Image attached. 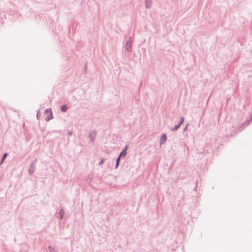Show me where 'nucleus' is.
I'll return each instance as SVG.
<instances>
[{"mask_svg": "<svg viewBox=\"0 0 252 252\" xmlns=\"http://www.w3.org/2000/svg\"><path fill=\"white\" fill-rule=\"evenodd\" d=\"M40 116L39 115V111L37 112V114H36V117H37V119H39V116Z\"/></svg>", "mask_w": 252, "mask_h": 252, "instance_id": "412c9836", "label": "nucleus"}, {"mask_svg": "<svg viewBox=\"0 0 252 252\" xmlns=\"http://www.w3.org/2000/svg\"><path fill=\"white\" fill-rule=\"evenodd\" d=\"M187 126L184 128V131H185L187 129Z\"/></svg>", "mask_w": 252, "mask_h": 252, "instance_id": "b1692460", "label": "nucleus"}, {"mask_svg": "<svg viewBox=\"0 0 252 252\" xmlns=\"http://www.w3.org/2000/svg\"><path fill=\"white\" fill-rule=\"evenodd\" d=\"M104 159H103V158L101 159L100 162L98 163V165H102L104 163Z\"/></svg>", "mask_w": 252, "mask_h": 252, "instance_id": "a211bd4d", "label": "nucleus"}, {"mask_svg": "<svg viewBox=\"0 0 252 252\" xmlns=\"http://www.w3.org/2000/svg\"><path fill=\"white\" fill-rule=\"evenodd\" d=\"M64 214V211L63 209V208H61L59 212V215H60V217L59 218L60 220H62L63 219V215Z\"/></svg>", "mask_w": 252, "mask_h": 252, "instance_id": "423d86ee", "label": "nucleus"}, {"mask_svg": "<svg viewBox=\"0 0 252 252\" xmlns=\"http://www.w3.org/2000/svg\"><path fill=\"white\" fill-rule=\"evenodd\" d=\"M68 109V107L66 104L63 105L61 107V110L62 112H65Z\"/></svg>", "mask_w": 252, "mask_h": 252, "instance_id": "9d476101", "label": "nucleus"}, {"mask_svg": "<svg viewBox=\"0 0 252 252\" xmlns=\"http://www.w3.org/2000/svg\"><path fill=\"white\" fill-rule=\"evenodd\" d=\"M128 147V146L127 145H126L125 146V148L123 150H125V151L126 152Z\"/></svg>", "mask_w": 252, "mask_h": 252, "instance_id": "6ab92c4d", "label": "nucleus"}, {"mask_svg": "<svg viewBox=\"0 0 252 252\" xmlns=\"http://www.w3.org/2000/svg\"><path fill=\"white\" fill-rule=\"evenodd\" d=\"M37 159H35L31 163L30 165H32L33 166H35V163H36Z\"/></svg>", "mask_w": 252, "mask_h": 252, "instance_id": "f3484780", "label": "nucleus"}, {"mask_svg": "<svg viewBox=\"0 0 252 252\" xmlns=\"http://www.w3.org/2000/svg\"><path fill=\"white\" fill-rule=\"evenodd\" d=\"M35 169V166L30 165L28 172L30 175H32L34 172Z\"/></svg>", "mask_w": 252, "mask_h": 252, "instance_id": "39448f33", "label": "nucleus"}, {"mask_svg": "<svg viewBox=\"0 0 252 252\" xmlns=\"http://www.w3.org/2000/svg\"><path fill=\"white\" fill-rule=\"evenodd\" d=\"M7 156H8V154L7 153H5L3 154L1 158L0 159V165L2 164V163L3 162V161H4V160L5 159V158H6Z\"/></svg>", "mask_w": 252, "mask_h": 252, "instance_id": "1a4fd4ad", "label": "nucleus"}, {"mask_svg": "<svg viewBox=\"0 0 252 252\" xmlns=\"http://www.w3.org/2000/svg\"><path fill=\"white\" fill-rule=\"evenodd\" d=\"M166 139H167L166 134L165 133L163 134L160 137V144H164V142L166 141Z\"/></svg>", "mask_w": 252, "mask_h": 252, "instance_id": "20e7f679", "label": "nucleus"}, {"mask_svg": "<svg viewBox=\"0 0 252 252\" xmlns=\"http://www.w3.org/2000/svg\"><path fill=\"white\" fill-rule=\"evenodd\" d=\"M180 126V124H178V125H175L173 128H172L171 130L172 131H175L177 129H178Z\"/></svg>", "mask_w": 252, "mask_h": 252, "instance_id": "ddd939ff", "label": "nucleus"}, {"mask_svg": "<svg viewBox=\"0 0 252 252\" xmlns=\"http://www.w3.org/2000/svg\"><path fill=\"white\" fill-rule=\"evenodd\" d=\"M126 155V152L125 151V150H122L120 154H119V157L120 158L121 157H125Z\"/></svg>", "mask_w": 252, "mask_h": 252, "instance_id": "9b49d317", "label": "nucleus"}, {"mask_svg": "<svg viewBox=\"0 0 252 252\" xmlns=\"http://www.w3.org/2000/svg\"><path fill=\"white\" fill-rule=\"evenodd\" d=\"M37 159H35L31 163L30 165H32L33 166H35V163H36Z\"/></svg>", "mask_w": 252, "mask_h": 252, "instance_id": "dca6fc26", "label": "nucleus"}, {"mask_svg": "<svg viewBox=\"0 0 252 252\" xmlns=\"http://www.w3.org/2000/svg\"><path fill=\"white\" fill-rule=\"evenodd\" d=\"M45 113L46 114H49V116L46 118V119H45L46 121H49L53 118V114H52V110H51V108H47L45 110Z\"/></svg>", "mask_w": 252, "mask_h": 252, "instance_id": "7ed1b4c3", "label": "nucleus"}, {"mask_svg": "<svg viewBox=\"0 0 252 252\" xmlns=\"http://www.w3.org/2000/svg\"><path fill=\"white\" fill-rule=\"evenodd\" d=\"M251 121H252V116H251V117L250 118V119L249 120H247L246 121V122L245 123H243L242 125H241L240 126V127H242L243 128H245L246 127V126H245L244 127H243V126H248L250 124V123Z\"/></svg>", "mask_w": 252, "mask_h": 252, "instance_id": "0eeeda50", "label": "nucleus"}, {"mask_svg": "<svg viewBox=\"0 0 252 252\" xmlns=\"http://www.w3.org/2000/svg\"><path fill=\"white\" fill-rule=\"evenodd\" d=\"M197 183H198V181H196V186H195V187L193 189L194 190H196V188H197Z\"/></svg>", "mask_w": 252, "mask_h": 252, "instance_id": "4be33fe9", "label": "nucleus"}, {"mask_svg": "<svg viewBox=\"0 0 252 252\" xmlns=\"http://www.w3.org/2000/svg\"><path fill=\"white\" fill-rule=\"evenodd\" d=\"M121 158L120 157H118L116 159V166L115 168H117L119 166Z\"/></svg>", "mask_w": 252, "mask_h": 252, "instance_id": "f8f14e48", "label": "nucleus"}, {"mask_svg": "<svg viewBox=\"0 0 252 252\" xmlns=\"http://www.w3.org/2000/svg\"><path fill=\"white\" fill-rule=\"evenodd\" d=\"M96 136V132L95 131L93 130L90 132L88 137L90 139V142L93 144L94 143L95 137Z\"/></svg>", "mask_w": 252, "mask_h": 252, "instance_id": "f03ea898", "label": "nucleus"}, {"mask_svg": "<svg viewBox=\"0 0 252 252\" xmlns=\"http://www.w3.org/2000/svg\"><path fill=\"white\" fill-rule=\"evenodd\" d=\"M48 249L50 252H57L56 250L51 246H48Z\"/></svg>", "mask_w": 252, "mask_h": 252, "instance_id": "4468645a", "label": "nucleus"}, {"mask_svg": "<svg viewBox=\"0 0 252 252\" xmlns=\"http://www.w3.org/2000/svg\"><path fill=\"white\" fill-rule=\"evenodd\" d=\"M145 7L146 8H149L150 7L152 4V0H145Z\"/></svg>", "mask_w": 252, "mask_h": 252, "instance_id": "6e6552de", "label": "nucleus"}, {"mask_svg": "<svg viewBox=\"0 0 252 252\" xmlns=\"http://www.w3.org/2000/svg\"><path fill=\"white\" fill-rule=\"evenodd\" d=\"M184 121V118L183 117H182L180 118L179 124H180V125L181 126V125L183 123Z\"/></svg>", "mask_w": 252, "mask_h": 252, "instance_id": "2eb2a0df", "label": "nucleus"}, {"mask_svg": "<svg viewBox=\"0 0 252 252\" xmlns=\"http://www.w3.org/2000/svg\"><path fill=\"white\" fill-rule=\"evenodd\" d=\"M72 134V131H68V136H71Z\"/></svg>", "mask_w": 252, "mask_h": 252, "instance_id": "aec40b11", "label": "nucleus"}, {"mask_svg": "<svg viewBox=\"0 0 252 252\" xmlns=\"http://www.w3.org/2000/svg\"><path fill=\"white\" fill-rule=\"evenodd\" d=\"M132 43L131 36H129L125 45V49L128 52H131L132 50Z\"/></svg>", "mask_w": 252, "mask_h": 252, "instance_id": "f257e3e1", "label": "nucleus"}, {"mask_svg": "<svg viewBox=\"0 0 252 252\" xmlns=\"http://www.w3.org/2000/svg\"><path fill=\"white\" fill-rule=\"evenodd\" d=\"M87 181H91V178H90V177H88V179H87Z\"/></svg>", "mask_w": 252, "mask_h": 252, "instance_id": "5701e85b", "label": "nucleus"}]
</instances>
